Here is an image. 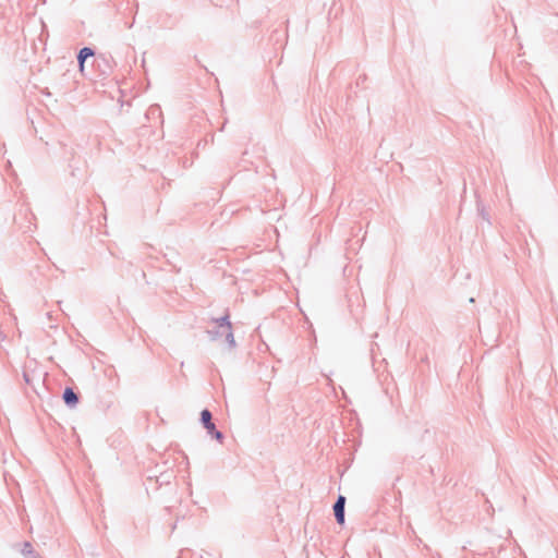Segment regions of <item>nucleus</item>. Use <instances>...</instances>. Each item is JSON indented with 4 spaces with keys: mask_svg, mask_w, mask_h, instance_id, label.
Returning <instances> with one entry per match:
<instances>
[{
    "mask_svg": "<svg viewBox=\"0 0 558 558\" xmlns=\"http://www.w3.org/2000/svg\"><path fill=\"white\" fill-rule=\"evenodd\" d=\"M216 324H217L218 328L220 329L219 333L221 336H226V338L229 341V343L233 344L234 343V339H233V335H232L231 324L227 319V317H223V318H221L219 320H216Z\"/></svg>",
    "mask_w": 558,
    "mask_h": 558,
    "instance_id": "1",
    "label": "nucleus"
},
{
    "mask_svg": "<svg viewBox=\"0 0 558 558\" xmlns=\"http://www.w3.org/2000/svg\"><path fill=\"white\" fill-rule=\"evenodd\" d=\"M344 502L345 498L340 496L333 506L335 517L339 524L344 523Z\"/></svg>",
    "mask_w": 558,
    "mask_h": 558,
    "instance_id": "2",
    "label": "nucleus"
},
{
    "mask_svg": "<svg viewBox=\"0 0 558 558\" xmlns=\"http://www.w3.org/2000/svg\"><path fill=\"white\" fill-rule=\"evenodd\" d=\"M201 420L205 428L213 433L215 430V424L211 422V413L208 410H203L201 413Z\"/></svg>",
    "mask_w": 558,
    "mask_h": 558,
    "instance_id": "3",
    "label": "nucleus"
},
{
    "mask_svg": "<svg viewBox=\"0 0 558 558\" xmlns=\"http://www.w3.org/2000/svg\"><path fill=\"white\" fill-rule=\"evenodd\" d=\"M94 56V51L90 48H83L78 53L80 72L84 73V62L88 57Z\"/></svg>",
    "mask_w": 558,
    "mask_h": 558,
    "instance_id": "4",
    "label": "nucleus"
},
{
    "mask_svg": "<svg viewBox=\"0 0 558 558\" xmlns=\"http://www.w3.org/2000/svg\"><path fill=\"white\" fill-rule=\"evenodd\" d=\"M63 400L69 405H75L78 399L76 393L71 388H66L63 393Z\"/></svg>",
    "mask_w": 558,
    "mask_h": 558,
    "instance_id": "5",
    "label": "nucleus"
},
{
    "mask_svg": "<svg viewBox=\"0 0 558 558\" xmlns=\"http://www.w3.org/2000/svg\"><path fill=\"white\" fill-rule=\"evenodd\" d=\"M210 434H211V435H214V436H215L217 439H219V440L222 438L221 433H220V432H218V430H216V429H215L213 433H210Z\"/></svg>",
    "mask_w": 558,
    "mask_h": 558,
    "instance_id": "6",
    "label": "nucleus"
}]
</instances>
